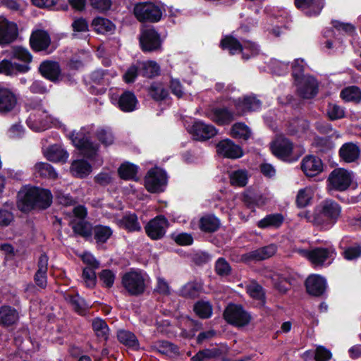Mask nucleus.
<instances>
[{
    "mask_svg": "<svg viewBox=\"0 0 361 361\" xmlns=\"http://www.w3.org/2000/svg\"><path fill=\"white\" fill-rule=\"evenodd\" d=\"M18 207L23 212L45 210L52 204L50 190L30 185H23L18 192Z\"/></svg>",
    "mask_w": 361,
    "mask_h": 361,
    "instance_id": "1",
    "label": "nucleus"
},
{
    "mask_svg": "<svg viewBox=\"0 0 361 361\" xmlns=\"http://www.w3.org/2000/svg\"><path fill=\"white\" fill-rule=\"evenodd\" d=\"M73 146L80 154L91 161L98 154L99 145L91 140V133L87 127H82L78 131L73 130L68 135Z\"/></svg>",
    "mask_w": 361,
    "mask_h": 361,
    "instance_id": "2",
    "label": "nucleus"
},
{
    "mask_svg": "<svg viewBox=\"0 0 361 361\" xmlns=\"http://www.w3.org/2000/svg\"><path fill=\"white\" fill-rule=\"evenodd\" d=\"M318 214L314 216L316 224L328 228L334 225L341 213V207L333 200L327 199L320 204Z\"/></svg>",
    "mask_w": 361,
    "mask_h": 361,
    "instance_id": "3",
    "label": "nucleus"
},
{
    "mask_svg": "<svg viewBox=\"0 0 361 361\" xmlns=\"http://www.w3.org/2000/svg\"><path fill=\"white\" fill-rule=\"evenodd\" d=\"M121 285L130 296H140L146 290V283L143 271L131 268L121 277Z\"/></svg>",
    "mask_w": 361,
    "mask_h": 361,
    "instance_id": "4",
    "label": "nucleus"
},
{
    "mask_svg": "<svg viewBox=\"0 0 361 361\" xmlns=\"http://www.w3.org/2000/svg\"><path fill=\"white\" fill-rule=\"evenodd\" d=\"M223 318L228 324L237 328L247 326L252 320L250 313L242 305L233 302L228 303L225 307Z\"/></svg>",
    "mask_w": 361,
    "mask_h": 361,
    "instance_id": "5",
    "label": "nucleus"
},
{
    "mask_svg": "<svg viewBox=\"0 0 361 361\" xmlns=\"http://www.w3.org/2000/svg\"><path fill=\"white\" fill-rule=\"evenodd\" d=\"M144 182L145 188L149 192L159 194L164 192L168 183V176L161 168H152L147 171Z\"/></svg>",
    "mask_w": 361,
    "mask_h": 361,
    "instance_id": "6",
    "label": "nucleus"
},
{
    "mask_svg": "<svg viewBox=\"0 0 361 361\" xmlns=\"http://www.w3.org/2000/svg\"><path fill=\"white\" fill-rule=\"evenodd\" d=\"M353 172L344 168L334 169L326 180L327 188L330 190L343 192L347 190L353 180Z\"/></svg>",
    "mask_w": 361,
    "mask_h": 361,
    "instance_id": "7",
    "label": "nucleus"
},
{
    "mask_svg": "<svg viewBox=\"0 0 361 361\" xmlns=\"http://www.w3.org/2000/svg\"><path fill=\"white\" fill-rule=\"evenodd\" d=\"M133 13L140 23H157L162 16V11L159 6L150 1L136 4L133 8Z\"/></svg>",
    "mask_w": 361,
    "mask_h": 361,
    "instance_id": "8",
    "label": "nucleus"
},
{
    "mask_svg": "<svg viewBox=\"0 0 361 361\" xmlns=\"http://www.w3.org/2000/svg\"><path fill=\"white\" fill-rule=\"evenodd\" d=\"M29 43L30 48L35 53L44 51L47 54H51L56 49V46L51 43L49 33L44 29L33 30Z\"/></svg>",
    "mask_w": 361,
    "mask_h": 361,
    "instance_id": "9",
    "label": "nucleus"
},
{
    "mask_svg": "<svg viewBox=\"0 0 361 361\" xmlns=\"http://www.w3.org/2000/svg\"><path fill=\"white\" fill-rule=\"evenodd\" d=\"M139 43L141 50L144 53H147L159 50L162 41L160 34L154 27H151L142 30Z\"/></svg>",
    "mask_w": 361,
    "mask_h": 361,
    "instance_id": "10",
    "label": "nucleus"
},
{
    "mask_svg": "<svg viewBox=\"0 0 361 361\" xmlns=\"http://www.w3.org/2000/svg\"><path fill=\"white\" fill-rule=\"evenodd\" d=\"M169 226V221L165 216L159 214L150 219L145 226L147 235L153 240L163 238Z\"/></svg>",
    "mask_w": 361,
    "mask_h": 361,
    "instance_id": "11",
    "label": "nucleus"
},
{
    "mask_svg": "<svg viewBox=\"0 0 361 361\" xmlns=\"http://www.w3.org/2000/svg\"><path fill=\"white\" fill-rule=\"evenodd\" d=\"M31 105L34 109H38V111L29 116L27 120V126L37 132L44 130L50 126V118L46 114L45 111H41L42 107V101L40 100Z\"/></svg>",
    "mask_w": 361,
    "mask_h": 361,
    "instance_id": "12",
    "label": "nucleus"
},
{
    "mask_svg": "<svg viewBox=\"0 0 361 361\" xmlns=\"http://www.w3.org/2000/svg\"><path fill=\"white\" fill-rule=\"evenodd\" d=\"M38 72L43 78L55 84L63 80L61 66L57 61H43L38 67Z\"/></svg>",
    "mask_w": 361,
    "mask_h": 361,
    "instance_id": "13",
    "label": "nucleus"
},
{
    "mask_svg": "<svg viewBox=\"0 0 361 361\" xmlns=\"http://www.w3.org/2000/svg\"><path fill=\"white\" fill-rule=\"evenodd\" d=\"M306 292L314 297H322L326 292L327 282L326 279L317 274H312L305 281Z\"/></svg>",
    "mask_w": 361,
    "mask_h": 361,
    "instance_id": "14",
    "label": "nucleus"
},
{
    "mask_svg": "<svg viewBox=\"0 0 361 361\" xmlns=\"http://www.w3.org/2000/svg\"><path fill=\"white\" fill-rule=\"evenodd\" d=\"M324 166L321 158L313 154L305 156L300 163L302 171L308 178H313L322 173Z\"/></svg>",
    "mask_w": 361,
    "mask_h": 361,
    "instance_id": "15",
    "label": "nucleus"
},
{
    "mask_svg": "<svg viewBox=\"0 0 361 361\" xmlns=\"http://www.w3.org/2000/svg\"><path fill=\"white\" fill-rule=\"evenodd\" d=\"M216 148V152L224 158L237 159L244 155L242 147L228 138L220 140Z\"/></svg>",
    "mask_w": 361,
    "mask_h": 361,
    "instance_id": "16",
    "label": "nucleus"
},
{
    "mask_svg": "<svg viewBox=\"0 0 361 361\" xmlns=\"http://www.w3.org/2000/svg\"><path fill=\"white\" fill-rule=\"evenodd\" d=\"M190 133L192 135L194 140L197 141H206L214 137L218 130L211 124H207L204 122L197 120L194 121L190 129Z\"/></svg>",
    "mask_w": 361,
    "mask_h": 361,
    "instance_id": "17",
    "label": "nucleus"
},
{
    "mask_svg": "<svg viewBox=\"0 0 361 361\" xmlns=\"http://www.w3.org/2000/svg\"><path fill=\"white\" fill-rule=\"evenodd\" d=\"M276 252L277 246L271 243L242 255L241 260L245 263L262 261L271 257Z\"/></svg>",
    "mask_w": 361,
    "mask_h": 361,
    "instance_id": "18",
    "label": "nucleus"
},
{
    "mask_svg": "<svg viewBox=\"0 0 361 361\" xmlns=\"http://www.w3.org/2000/svg\"><path fill=\"white\" fill-rule=\"evenodd\" d=\"M233 105L240 114L258 111L262 109V102L255 94L245 95L233 99Z\"/></svg>",
    "mask_w": 361,
    "mask_h": 361,
    "instance_id": "19",
    "label": "nucleus"
},
{
    "mask_svg": "<svg viewBox=\"0 0 361 361\" xmlns=\"http://www.w3.org/2000/svg\"><path fill=\"white\" fill-rule=\"evenodd\" d=\"M297 87L298 95L305 99H313L319 92V85L314 77L308 75Z\"/></svg>",
    "mask_w": 361,
    "mask_h": 361,
    "instance_id": "20",
    "label": "nucleus"
},
{
    "mask_svg": "<svg viewBox=\"0 0 361 361\" xmlns=\"http://www.w3.org/2000/svg\"><path fill=\"white\" fill-rule=\"evenodd\" d=\"M18 102L15 92L10 88L0 84V114L12 111Z\"/></svg>",
    "mask_w": 361,
    "mask_h": 361,
    "instance_id": "21",
    "label": "nucleus"
},
{
    "mask_svg": "<svg viewBox=\"0 0 361 361\" xmlns=\"http://www.w3.org/2000/svg\"><path fill=\"white\" fill-rule=\"evenodd\" d=\"M18 35V29L16 23L4 18L0 20V44L2 46L9 44L16 40Z\"/></svg>",
    "mask_w": 361,
    "mask_h": 361,
    "instance_id": "22",
    "label": "nucleus"
},
{
    "mask_svg": "<svg viewBox=\"0 0 361 361\" xmlns=\"http://www.w3.org/2000/svg\"><path fill=\"white\" fill-rule=\"evenodd\" d=\"M305 252L307 259L315 267L322 266L326 259L331 257L335 254L334 249L332 247H317L310 250H302Z\"/></svg>",
    "mask_w": 361,
    "mask_h": 361,
    "instance_id": "23",
    "label": "nucleus"
},
{
    "mask_svg": "<svg viewBox=\"0 0 361 361\" xmlns=\"http://www.w3.org/2000/svg\"><path fill=\"white\" fill-rule=\"evenodd\" d=\"M30 70V65L13 62L9 59L0 61V74L8 77H15L19 74H25Z\"/></svg>",
    "mask_w": 361,
    "mask_h": 361,
    "instance_id": "24",
    "label": "nucleus"
},
{
    "mask_svg": "<svg viewBox=\"0 0 361 361\" xmlns=\"http://www.w3.org/2000/svg\"><path fill=\"white\" fill-rule=\"evenodd\" d=\"M272 154L282 161H290L293 150V142L287 139H282L281 141L271 145Z\"/></svg>",
    "mask_w": 361,
    "mask_h": 361,
    "instance_id": "25",
    "label": "nucleus"
},
{
    "mask_svg": "<svg viewBox=\"0 0 361 361\" xmlns=\"http://www.w3.org/2000/svg\"><path fill=\"white\" fill-rule=\"evenodd\" d=\"M75 236L90 241L92 238L93 224L85 219H73L69 224Z\"/></svg>",
    "mask_w": 361,
    "mask_h": 361,
    "instance_id": "26",
    "label": "nucleus"
},
{
    "mask_svg": "<svg viewBox=\"0 0 361 361\" xmlns=\"http://www.w3.org/2000/svg\"><path fill=\"white\" fill-rule=\"evenodd\" d=\"M340 159L345 163L356 161L360 155V148L358 145L348 142L342 145L338 150Z\"/></svg>",
    "mask_w": 361,
    "mask_h": 361,
    "instance_id": "27",
    "label": "nucleus"
},
{
    "mask_svg": "<svg viewBox=\"0 0 361 361\" xmlns=\"http://www.w3.org/2000/svg\"><path fill=\"white\" fill-rule=\"evenodd\" d=\"M212 116V121L220 126L229 125L235 118V112L226 106L214 108Z\"/></svg>",
    "mask_w": 361,
    "mask_h": 361,
    "instance_id": "28",
    "label": "nucleus"
},
{
    "mask_svg": "<svg viewBox=\"0 0 361 361\" xmlns=\"http://www.w3.org/2000/svg\"><path fill=\"white\" fill-rule=\"evenodd\" d=\"M221 358L222 361H227L222 349L219 348H204L200 350L190 358V361H210Z\"/></svg>",
    "mask_w": 361,
    "mask_h": 361,
    "instance_id": "29",
    "label": "nucleus"
},
{
    "mask_svg": "<svg viewBox=\"0 0 361 361\" xmlns=\"http://www.w3.org/2000/svg\"><path fill=\"white\" fill-rule=\"evenodd\" d=\"M138 100L133 91L125 90L118 100V107L123 112H132L137 109Z\"/></svg>",
    "mask_w": 361,
    "mask_h": 361,
    "instance_id": "30",
    "label": "nucleus"
},
{
    "mask_svg": "<svg viewBox=\"0 0 361 361\" xmlns=\"http://www.w3.org/2000/svg\"><path fill=\"white\" fill-rule=\"evenodd\" d=\"M204 283L201 280L190 281L180 290V295L187 299L198 298L203 291Z\"/></svg>",
    "mask_w": 361,
    "mask_h": 361,
    "instance_id": "31",
    "label": "nucleus"
},
{
    "mask_svg": "<svg viewBox=\"0 0 361 361\" xmlns=\"http://www.w3.org/2000/svg\"><path fill=\"white\" fill-rule=\"evenodd\" d=\"M283 222L284 216L281 213H272L258 221L257 226L261 229H278Z\"/></svg>",
    "mask_w": 361,
    "mask_h": 361,
    "instance_id": "32",
    "label": "nucleus"
},
{
    "mask_svg": "<svg viewBox=\"0 0 361 361\" xmlns=\"http://www.w3.org/2000/svg\"><path fill=\"white\" fill-rule=\"evenodd\" d=\"M92 165L85 159H76L72 161L70 171L73 176L83 179L87 178L92 172Z\"/></svg>",
    "mask_w": 361,
    "mask_h": 361,
    "instance_id": "33",
    "label": "nucleus"
},
{
    "mask_svg": "<svg viewBox=\"0 0 361 361\" xmlns=\"http://www.w3.org/2000/svg\"><path fill=\"white\" fill-rule=\"evenodd\" d=\"M118 224L120 228L125 229L128 233L140 232L142 231L141 225L135 213H126L118 220Z\"/></svg>",
    "mask_w": 361,
    "mask_h": 361,
    "instance_id": "34",
    "label": "nucleus"
},
{
    "mask_svg": "<svg viewBox=\"0 0 361 361\" xmlns=\"http://www.w3.org/2000/svg\"><path fill=\"white\" fill-rule=\"evenodd\" d=\"M18 320V313L17 310L9 305H2L0 307V326L2 327H8L15 324Z\"/></svg>",
    "mask_w": 361,
    "mask_h": 361,
    "instance_id": "35",
    "label": "nucleus"
},
{
    "mask_svg": "<svg viewBox=\"0 0 361 361\" xmlns=\"http://www.w3.org/2000/svg\"><path fill=\"white\" fill-rule=\"evenodd\" d=\"M198 225L201 231L211 233L219 230L221 222L214 214H207L200 219Z\"/></svg>",
    "mask_w": 361,
    "mask_h": 361,
    "instance_id": "36",
    "label": "nucleus"
},
{
    "mask_svg": "<svg viewBox=\"0 0 361 361\" xmlns=\"http://www.w3.org/2000/svg\"><path fill=\"white\" fill-rule=\"evenodd\" d=\"M148 96L157 102H161L166 99L169 93L161 82H153L147 88Z\"/></svg>",
    "mask_w": 361,
    "mask_h": 361,
    "instance_id": "37",
    "label": "nucleus"
},
{
    "mask_svg": "<svg viewBox=\"0 0 361 361\" xmlns=\"http://www.w3.org/2000/svg\"><path fill=\"white\" fill-rule=\"evenodd\" d=\"M92 231V238L97 245L107 243L113 235L112 228L106 225L97 224L93 226Z\"/></svg>",
    "mask_w": 361,
    "mask_h": 361,
    "instance_id": "38",
    "label": "nucleus"
},
{
    "mask_svg": "<svg viewBox=\"0 0 361 361\" xmlns=\"http://www.w3.org/2000/svg\"><path fill=\"white\" fill-rule=\"evenodd\" d=\"M220 47L228 51L229 54L235 55L242 51L241 41L232 35H225L220 41Z\"/></svg>",
    "mask_w": 361,
    "mask_h": 361,
    "instance_id": "39",
    "label": "nucleus"
},
{
    "mask_svg": "<svg viewBox=\"0 0 361 361\" xmlns=\"http://www.w3.org/2000/svg\"><path fill=\"white\" fill-rule=\"evenodd\" d=\"M66 300L71 305L73 310L79 315H84L89 309L85 298L80 297L78 293L73 295H68L66 297Z\"/></svg>",
    "mask_w": 361,
    "mask_h": 361,
    "instance_id": "40",
    "label": "nucleus"
},
{
    "mask_svg": "<svg viewBox=\"0 0 361 361\" xmlns=\"http://www.w3.org/2000/svg\"><path fill=\"white\" fill-rule=\"evenodd\" d=\"M137 172L138 166L130 162L122 164L118 169V174L119 177L124 180H137Z\"/></svg>",
    "mask_w": 361,
    "mask_h": 361,
    "instance_id": "41",
    "label": "nucleus"
},
{
    "mask_svg": "<svg viewBox=\"0 0 361 361\" xmlns=\"http://www.w3.org/2000/svg\"><path fill=\"white\" fill-rule=\"evenodd\" d=\"M294 4L300 10L312 8L314 14L318 16L324 6V0H294Z\"/></svg>",
    "mask_w": 361,
    "mask_h": 361,
    "instance_id": "42",
    "label": "nucleus"
},
{
    "mask_svg": "<svg viewBox=\"0 0 361 361\" xmlns=\"http://www.w3.org/2000/svg\"><path fill=\"white\" fill-rule=\"evenodd\" d=\"M32 4L39 8L48 10L67 11L68 5L66 2H61V0H31Z\"/></svg>",
    "mask_w": 361,
    "mask_h": 361,
    "instance_id": "43",
    "label": "nucleus"
},
{
    "mask_svg": "<svg viewBox=\"0 0 361 361\" xmlns=\"http://www.w3.org/2000/svg\"><path fill=\"white\" fill-rule=\"evenodd\" d=\"M118 341L124 345L137 350L139 348V341L136 336L131 331L121 329L117 332Z\"/></svg>",
    "mask_w": 361,
    "mask_h": 361,
    "instance_id": "44",
    "label": "nucleus"
},
{
    "mask_svg": "<svg viewBox=\"0 0 361 361\" xmlns=\"http://www.w3.org/2000/svg\"><path fill=\"white\" fill-rule=\"evenodd\" d=\"M193 311L200 319H206L212 316L213 307L209 301L200 300L194 304Z\"/></svg>",
    "mask_w": 361,
    "mask_h": 361,
    "instance_id": "45",
    "label": "nucleus"
},
{
    "mask_svg": "<svg viewBox=\"0 0 361 361\" xmlns=\"http://www.w3.org/2000/svg\"><path fill=\"white\" fill-rule=\"evenodd\" d=\"M249 176L247 170L238 169L229 174V180L232 186L243 188L248 182Z\"/></svg>",
    "mask_w": 361,
    "mask_h": 361,
    "instance_id": "46",
    "label": "nucleus"
},
{
    "mask_svg": "<svg viewBox=\"0 0 361 361\" xmlns=\"http://www.w3.org/2000/svg\"><path fill=\"white\" fill-rule=\"evenodd\" d=\"M161 73L160 66L154 61H147L142 63L140 74L145 78H153Z\"/></svg>",
    "mask_w": 361,
    "mask_h": 361,
    "instance_id": "47",
    "label": "nucleus"
},
{
    "mask_svg": "<svg viewBox=\"0 0 361 361\" xmlns=\"http://www.w3.org/2000/svg\"><path fill=\"white\" fill-rule=\"evenodd\" d=\"M47 158L52 162H66L68 158V153L58 146H51L47 152Z\"/></svg>",
    "mask_w": 361,
    "mask_h": 361,
    "instance_id": "48",
    "label": "nucleus"
},
{
    "mask_svg": "<svg viewBox=\"0 0 361 361\" xmlns=\"http://www.w3.org/2000/svg\"><path fill=\"white\" fill-rule=\"evenodd\" d=\"M91 25L94 30L99 34L110 32L115 27V25L111 20L102 17L95 18L92 20Z\"/></svg>",
    "mask_w": 361,
    "mask_h": 361,
    "instance_id": "49",
    "label": "nucleus"
},
{
    "mask_svg": "<svg viewBox=\"0 0 361 361\" xmlns=\"http://www.w3.org/2000/svg\"><path fill=\"white\" fill-rule=\"evenodd\" d=\"M35 173L44 178L56 179L58 174L54 167L48 163L39 162L35 165Z\"/></svg>",
    "mask_w": 361,
    "mask_h": 361,
    "instance_id": "50",
    "label": "nucleus"
},
{
    "mask_svg": "<svg viewBox=\"0 0 361 361\" xmlns=\"http://www.w3.org/2000/svg\"><path fill=\"white\" fill-rule=\"evenodd\" d=\"M230 135L234 139L242 138L247 140L250 137V130L246 124L243 122H238L232 126Z\"/></svg>",
    "mask_w": 361,
    "mask_h": 361,
    "instance_id": "51",
    "label": "nucleus"
},
{
    "mask_svg": "<svg viewBox=\"0 0 361 361\" xmlns=\"http://www.w3.org/2000/svg\"><path fill=\"white\" fill-rule=\"evenodd\" d=\"M241 46L242 51L240 53L242 54V58L244 60H248L259 54V46L254 42L241 39Z\"/></svg>",
    "mask_w": 361,
    "mask_h": 361,
    "instance_id": "52",
    "label": "nucleus"
},
{
    "mask_svg": "<svg viewBox=\"0 0 361 361\" xmlns=\"http://www.w3.org/2000/svg\"><path fill=\"white\" fill-rule=\"evenodd\" d=\"M92 326L98 338L107 341L109 338V328L104 319L99 317L95 318L92 321Z\"/></svg>",
    "mask_w": 361,
    "mask_h": 361,
    "instance_id": "53",
    "label": "nucleus"
},
{
    "mask_svg": "<svg viewBox=\"0 0 361 361\" xmlns=\"http://www.w3.org/2000/svg\"><path fill=\"white\" fill-rule=\"evenodd\" d=\"M214 271L221 278L228 277L232 274V267L223 257H219L214 263Z\"/></svg>",
    "mask_w": 361,
    "mask_h": 361,
    "instance_id": "54",
    "label": "nucleus"
},
{
    "mask_svg": "<svg viewBox=\"0 0 361 361\" xmlns=\"http://www.w3.org/2000/svg\"><path fill=\"white\" fill-rule=\"evenodd\" d=\"M154 348L157 351L163 355L173 354L176 355H179V348L174 343L165 341H158L154 344Z\"/></svg>",
    "mask_w": 361,
    "mask_h": 361,
    "instance_id": "55",
    "label": "nucleus"
},
{
    "mask_svg": "<svg viewBox=\"0 0 361 361\" xmlns=\"http://www.w3.org/2000/svg\"><path fill=\"white\" fill-rule=\"evenodd\" d=\"M341 97L346 102L358 103L361 101V90L357 86H350L341 92Z\"/></svg>",
    "mask_w": 361,
    "mask_h": 361,
    "instance_id": "56",
    "label": "nucleus"
},
{
    "mask_svg": "<svg viewBox=\"0 0 361 361\" xmlns=\"http://www.w3.org/2000/svg\"><path fill=\"white\" fill-rule=\"evenodd\" d=\"M313 194L310 188H305L298 192L295 204L298 208H305L311 204Z\"/></svg>",
    "mask_w": 361,
    "mask_h": 361,
    "instance_id": "57",
    "label": "nucleus"
},
{
    "mask_svg": "<svg viewBox=\"0 0 361 361\" xmlns=\"http://www.w3.org/2000/svg\"><path fill=\"white\" fill-rule=\"evenodd\" d=\"M303 60L299 59H295L292 64L291 75L294 80V84H300L307 76L304 75L305 68L302 64Z\"/></svg>",
    "mask_w": 361,
    "mask_h": 361,
    "instance_id": "58",
    "label": "nucleus"
},
{
    "mask_svg": "<svg viewBox=\"0 0 361 361\" xmlns=\"http://www.w3.org/2000/svg\"><path fill=\"white\" fill-rule=\"evenodd\" d=\"M99 281L102 282V286L106 288L113 287L116 275L112 270L109 269H102L98 274Z\"/></svg>",
    "mask_w": 361,
    "mask_h": 361,
    "instance_id": "59",
    "label": "nucleus"
},
{
    "mask_svg": "<svg viewBox=\"0 0 361 361\" xmlns=\"http://www.w3.org/2000/svg\"><path fill=\"white\" fill-rule=\"evenodd\" d=\"M171 238L180 246L191 245L194 242L192 234L182 232L179 233H172L170 235Z\"/></svg>",
    "mask_w": 361,
    "mask_h": 361,
    "instance_id": "60",
    "label": "nucleus"
},
{
    "mask_svg": "<svg viewBox=\"0 0 361 361\" xmlns=\"http://www.w3.org/2000/svg\"><path fill=\"white\" fill-rule=\"evenodd\" d=\"M82 278L87 288L93 289L96 286L97 274L95 269L85 267L82 269Z\"/></svg>",
    "mask_w": 361,
    "mask_h": 361,
    "instance_id": "61",
    "label": "nucleus"
},
{
    "mask_svg": "<svg viewBox=\"0 0 361 361\" xmlns=\"http://www.w3.org/2000/svg\"><path fill=\"white\" fill-rule=\"evenodd\" d=\"M13 56L14 59L22 61L23 64H27L32 61V56L30 52L23 47H16L13 49Z\"/></svg>",
    "mask_w": 361,
    "mask_h": 361,
    "instance_id": "62",
    "label": "nucleus"
},
{
    "mask_svg": "<svg viewBox=\"0 0 361 361\" xmlns=\"http://www.w3.org/2000/svg\"><path fill=\"white\" fill-rule=\"evenodd\" d=\"M331 25L333 28L336 29L337 31L350 36L353 35L355 32V26L349 23H343L337 20H333L331 21Z\"/></svg>",
    "mask_w": 361,
    "mask_h": 361,
    "instance_id": "63",
    "label": "nucleus"
},
{
    "mask_svg": "<svg viewBox=\"0 0 361 361\" xmlns=\"http://www.w3.org/2000/svg\"><path fill=\"white\" fill-rule=\"evenodd\" d=\"M97 140L104 146L108 147L114 143L113 134L105 129H100L96 133Z\"/></svg>",
    "mask_w": 361,
    "mask_h": 361,
    "instance_id": "64",
    "label": "nucleus"
}]
</instances>
